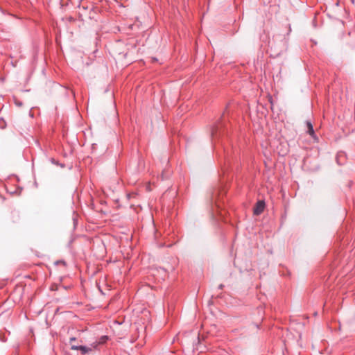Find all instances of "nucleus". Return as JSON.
Instances as JSON below:
<instances>
[{
  "label": "nucleus",
  "instance_id": "nucleus-8",
  "mask_svg": "<svg viewBox=\"0 0 355 355\" xmlns=\"http://www.w3.org/2000/svg\"><path fill=\"white\" fill-rule=\"evenodd\" d=\"M16 105H18V106H21L22 105V103L21 102H16Z\"/></svg>",
  "mask_w": 355,
  "mask_h": 355
},
{
  "label": "nucleus",
  "instance_id": "nucleus-2",
  "mask_svg": "<svg viewBox=\"0 0 355 355\" xmlns=\"http://www.w3.org/2000/svg\"><path fill=\"white\" fill-rule=\"evenodd\" d=\"M71 349L73 350H80L83 355L92 352V348L83 345H71Z\"/></svg>",
  "mask_w": 355,
  "mask_h": 355
},
{
  "label": "nucleus",
  "instance_id": "nucleus-10",
  "mask_svg": "<svg viewBox=\"0 0 355 355\" xmlns=\"http://www.w3.org/2000/svg\"><path fill=\"white\" fill-rule=\"evenodd\" d=\"M352 4H354V0H349Z\"/></svg>",
  "mask_w": 355,
  "mask_h": 355
},
{
  "label": "nucleus",
  "instance_id": "nucleus-4",
  "mask_svg": "<svg viewBox=\"0 0 355 355\" xmlns=\"http://www.w3.org/2000/svg\"><path fill=\"white\" fill-rule=\"evenodd\" d=\"M107 339H108L107 336H102L100 338V340L98 341V344H103V343H105L107 341Z\"/></svg>",
  "mask_w": 355,
  "mask_h": 355
},
{
  "label": "nucleus",
  "instance_id": "nucleus-1",
  "mask_svg": "<svg viewBox=\"0 0 355 355\" xmlns=\"http://www.w3.org/2000/svg\"><path fill=\"white\" fill-rule=\"evenodd\" d=\"M264 208H265V202H264V201L259 200L256 203V205H255V206L254 207V210H253L254 214H255V215L261 214L263 211Z\"/></svg>",
  "mask_w": 355,
  "mask_h": 355
},
{
  "label": "nucleus",
  "instance_id": "nucleus-3",
  "mask_svg": "<svg viewBox=\"0 0 355 355\" xmlns=\"http://www.w3.org/2000/svg\"><path fill=\"white\" fill-rule=\"evenodd\" d=\"M306 125L307 127V133L310 135L313 138H316V135L315 134V131L313 127V125L311 121H306Z\"/></svg>",
  "mask_w": 355,
  "mask_h": 355
},
{
  "label": "nucleus",
  "instance_id": "nucleus-9",
  "mask_svg": "<svg viewBox=\"0 0 355 355\" xmlns=\"http://www.w3.org/2000/svg\"><path fill=\"white\" fill-rule=\"evenodd\" d=\"M223 288V284H220V285L219 286V288H220V289H222Z\"/></svg>",
  "mask_w": 355,
  "mask_h": 355
},
{
  "label": "nucleus",
  "instance_id": "nucleus-7",
  "mask_svg": "<svg viewBox=\"0 0 355 355\" xmlns=\"http://www.w3.org/2000/svg\"><path fill=\"white\" fill-rule=\"evenodd\" d=\"M76 340V338L75 337H72L70 338V343H71L73 341H75Z\"/></svg>",
  "mask_w": 355,
  "mask_h": 355
},
{
  "label": "nucleus",
  "instance_id": "nucleus-5",
  "mask_svg": "<svg viewBox=\"0 0 355 355\" xmlns=\"http://www.w3.org/2000/svg\"><path fill=\"white\" fill-rule=\"evenodd\" d=\"M342 155H343V153H338V154L337 155L336 160H337V162H338V164H341L340 163V162H339V157H340V156H342Z\"/></svg>",
  "mask_w": 355,
  "mask_h": 355
},
{
  "label": "nucleus",
  "instance_id": "nucleus-6",
  "mask_svg": "<svg viewBox=\"0 0 355 355\" xmlns=\"http://www.w3.org/2000/svg\"><path fill=\"white\" fill-rule=\"evenodd\" d=\"M59 263H62V264H65V262L64 261H58L55 262V264L56 265H58Z\"/></svg>",
  "mask_w": 355,
  "mask_h": 355
}]
</instances>
